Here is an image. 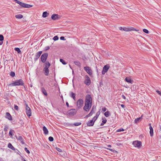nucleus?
<instances>
[{"label": "nucleus", "instance_id": "nucleus-12", "mask_svg": "<svg viewBox=\"0 0 161 161\" xmlns=\"http://www.w3.org/2000/svg\"><path fill=\"white\" fill-rule=\"evenodd\" d=\"M84 69L90 75H91L92 74V70L89 67H84Z\"/></svg>", "mask_w": 161, "mask_h": 161}, {"label": "nucleus", "instance_id": "nucleus-50", "mask_svg": "<svg viewBox=\"0 0 161 161\" xmlns=\"http://www.w3.org/2000/svg\"><path fill=\"white\" fill-rule=\"evenodd\" d=\"M107 110V109L106 108H102V110L103 111V112H105Z\"/></svg>", "mask_w": 161, "mask_h": 161}, {"label": "nucleus", "instance_id": "nucleus-31", "mask_svg": "<svg viewBox=\"0 0 161 161\" xmlns=\"http://www.w3.org/2000/svg\"><path fill=\"white\" fill-rule=\"evenodd\" d=\"M104 114L106 117H108L110 115L109 112L107 111L104 113Z\"/></svg>", "mask_w": 161, "mask_h": 161}, {"label": "nucleus", "instance_id": "nucleus-29", "mask_svg": "<svg viewBox=\"0 0 161 161\" xmlns=\"http://www.w3.org/2000/svg\"><path fill=\"white\" fill-rule=\"evenodd\" d=\"M125 81L128 82L130 83H131L132 80H131L129 78H126L125 79Z\"/></svg>", "mask_w": 161, "mask_h": 161}, {"label": "nucleus", "instance_id": "nucleus-46", "mask_svg": "<svg viewBox=\"0 0 161 161\" xmlns=\"http://www.w3.org/2000/svg\"><path fill=\"white\" fill-rule=\"evenodd\" d=\"M14 108L16 110L18 111L19 110L18 107L17 105H15L14 107Z\"/></svg>", "mask_w": 161, "mask_h": 161}, {"label": "nucleus", "instance_id": "nucleus-58", "mask_svg": "<svg viewBox=\"0 0 161 161\" xmlns=\"http://www.w3.org/2000/svg\"><path fill=\"white\" fill-rule=\"evenodd\" d=\"M2 160V158H0V160Z\"/></svg>", "mask_w": 161, "mask_h": 161}, {"label": "nucleus", "instance_id": "nucleus-14", "mask_svg": "<svg viewBox=\"0 0 161 161\" xmlns=\"http://www.w3.org/2000/svg\"><path fill=\"white\" fill-rule=\"evenodd\" d=\"M16 138L18 140H19L20 141L21 143L22 144H25L24 141L23 139L22 136H16Z\"/></svg>", "mask_w": 161, "mask_h": 161}, {"label": "nucleus", "instance_id": "nucleus-22", "mask_svg": "<svg viewBox=\"0 0 161 161\" xmlns=\"http://www.w3.org/2000/svg\"><path fill=\"white\" fill-rule=\"evenodd\" d=\"M4 40V37L3 35H0V45H1L3 43V41Z\"/></svg>", "mask_w": 161, "mask_h": 161}, {"label": "nucleus", "instance_id": "nucleus-24", "mask_svg": "<svg viewBox=\"0 0 161 161\" xmlns=\"http://www.w3.org/2000/svg\"><path fill=\"white\" fill-rule=\"evenodd\" d=\"M43 71L44 72L45 74L46 75H48L49 74L48 69H43Z\"/></svg>", "mask_w": 161, "mask_h": 161}, {"label": "nucleus", "instance_id": "nucleus-1", "mask_svg": "<svg viewBox=\"0 0 161 161\" xmlns=\"http://www.w3.org/2000/svg\"><path fill=\"white\" fill-rule=\"evenodd\" d=\"M92 97L89 94H87L86 97L85 106L83 109L86 111H89L92 106Z\"/></svg>", "mask_w": 161, "mask_h": 161}, {"label": "nucleus", "instance_id": "nucleus-53", "mask_svg": "<svg viewBox=\"0 0 161 161\" xmlns=\"http://www.w3.org/2000/svg\"><path fill=\"white\" fill-rule=\"evenodd\" d=\"M122 98H123V99H125V96L124 95H122Z\"/></svg>", "mask_w": 161, "mask_h": 161}, {"label": "nucleus", "instance_id": "nucleus-36", "mask_svg": "<svg viewBox=\"0 0 161 161\" xmlns=\"http://www.w3.org/2000/svg\"><path fill=\"white\" fill-rule=\"evenodd\" d=\"M81 124V123L80 122H78L77 123H75L74 124V125L75 126H77L80 125Z\"/></svg>", "mask_w": 161, "mask_h": 161}, {"label": "nucleus", "instance_id": "nucleus-56", "mask_svg": "<svg viewBox=\"0 0 161 161\" xmlns=\"http://www.w3.org/2000/svg\"><path fill=\"white\" fill-rule=\"evenodd\" d=\"M89 117V116H88V115H86L85 117V118H88Z\"/></svg>", "mask_w": 161, "mask_h": 161}, {"label": "nucleus", "instance_id": "nucleus-33", "mask_svg": "<svg viewBox=\"0 0 161 161\" xmlns=\"http://www.w3.org/2000/svg\"><path fill=\"white\" fill-rule=\"evenodd\" d=\"M14 50H15L18 53H21V51L19 48L18 47L15 48Z\"/></svg>", "mask_w": 161, "mask_h": 161}, {"label": "nucleus", "instance_id": "nucleus-54", "mask_svg": "<svg viewBox=\"0 0 161 161\" xmlns=\"http://www.w3.org/2000/svg\"><path fill=\"white\" fill-rule=\"evenodd\" d=\"M66 105L67 106V107H69V104L67 102L66 103Z\"/></svg>", "mask_w": 161, "mask_h": 161}, {"label": "nucleus", "instance_id": "nucleus-5", "mask_svg": "<svg viewBox=\"0 0 161 161\" xmlns=\"http://www.w3.org/2000/svg\"><path fill=\"white\" fill-rule=\"evenodd\" d=\"M84 103V101L82 99H78L77 102V107L78 109H80L83 106Z\"/></svg>", "mask_w": 161, "mask_h": 161}, {"label": "nucleus", "instance_id": "nucleus-37", "mask_svg": "<svg viewBox=\"0 0 161 161\" xmlns=\"http://www.w3.org/2000/svg\"><path fill=\"white\" fill-rule=\"evenodd\" d=\"M107 122V120L106 119H103L102 121V123L101 124V125H103L104 124L106 123Z\"/></svg>", "mask_w": 161, "mask_h": 161}, {"label": "nucleus", "instance_id": "nucleus-59", "mask_svg": "<svg viewBox=\"0 0 161 161\" xmlns=\"http://www.w3.org/2000/svg\"><path fill=\"white\" fill-rule=\"evenodd\" d=\"M97 115H98V113H97Z\"/></svg>", "mask_w": 161, "mask_h": 161}, {"label": "nucleus", "instance_id": "nucleus-9", "mask_svg": "<svg viewBox=\"0 0 161 161\" xmlns=\"http://www.w3.org/2000/svg\"><path fill=\"white\" fill-rule=\"evenodd\" d=\"M119 29L120 30H123L126 31H131L134 30L133 28H127L125 27L123 28L121 27H119Z\"/></svg>", "mask_w": 161, "mask_h": 161}, {"label": "nucleus", "instance_id": "nucleus-2", "mask_svg": "<svg viewBox=\"0 0 161 161\" xmlns=\"http://www.w3.org/2000/svg\"><path fill=\"white\" fill-rule=\"evenodd\" d=\"M24 85V81L22 79L17 80L10 84H9L8 86H23Z\"/></svg>", "mask_w": 161, "mask_h": 161}, {"label": "nucleus", "instance_id": "nucleus-27", "mask_svg": "<svg viewBox=\"0 0 161 161\" xmlns=\"http://www.w3.org/2000/svg\"><path fill=\"white\" fill-rule=\"evenodd\" d=\"M6 115L7 116L9 120H12V117L11 115H10V114L9 113H6Z\"/></svg>", "mask_w": 161, "mask_h": 161}, {"label": "nucleus", "instance_id": "nucleus-57", "mask_svg": "<svg viewBox=\"0 0 161 161\" xmlns=\"http://www.w3.org/2000/svg\"><path fill=\"white\" fill-rule=\"evenodd\" d=\"M23 161H26V160L25 159H24Z\"/></svg>", "mask_w": 161, "mask_h": 161}, {"label": "nucleus", "instance_id": "nucleus-43", "mask_svg": "<svg viewBox=\"0 0 161 161\" xmlns=\"http://www.w3.org/2000/svg\"><path fill=\"white\" fill-rule=\"evenodd\" d=\"M25 150L27 153L28 154L30 153V152L28 150L27 148L25 147Z\"/></svg>", "mask_w": 161, "mask_h": 161}, {"label": "nucleus", "instance_id": "nucleus-39", "mask_svg": "<svg viewBox=\"0 0 161 161\" xmlns=\"http://www.w3.org/2000/svg\"><path fill=\"white\" fill-rule=\"evenodd\" d=\"M58 36H54L53 38V39L54 41H57L58 40Z\"/></svg>", "mask_w": 161, "mask_h": 161}, {"label": "nucleus", "instance_id": "nucleus-25", "mask_svg": "<svg viewBox=\"0 0 161 161\" xmlns=\"http://www.w3.org/2000/svg\"><path fill=\"white\" fill-rule=\"evenodd\" d=\"M48 14H49L47 12H44L43 13L42 17L43 18H46L47 16V15Z\"/></svg>", "mask_w": 161, "mask_h": 161}, {"label": "nucleus", "instance_id": "nucleus-55", "mask_svg": "<svg viewBox=\"0 0 161 161\" xmlns=\"http://www.w3.org/2000/svg\"><path fill=\"white\" fill-rule=\"evenodd\" d=\"M121 106L122 108H124L125 107V105L124 104H121Z\"/></svg>", "mask_w": 161, "mask_h": 161}, {"label": "nucleus", "instance_id": "nucleus-20", "mask_svg": "<svg viewBox=\"0 0 161 161\" xmlns=\"http://www.w3.org/2000/svg\"><path fill=\"white\" fill-rule=\"evenodd\" d=\"M50 64L49 62H46L45 64V66L44 68L46 69H48V68L50 67Z\"/></svg>", "mask_w": 161, "mask_h": 161}, {"label": "nucleus", "instance_id": "nucleus-18", "mask_svg": "<svg viewBox=\"0 0 161 161\" xmlns=\"http://www.w3.org/2000/svg\"><path fill=\"white\" fill-rule=\"evenodd\" d=\"M43 130L44 132V134L45 135H47L48 134V131L47 128L45 126H44L43 127Z\"/></svg>", "mask_w": 161, "mask_h": 161}, {"label": "nucleus", "instance_id": "nucleus-38", "mask_svg": "<svg viewBox=\"0 0 161 161\" xmlns=\"http://www.w3.org/2000/svg\"><path fill=\"white\" fill-rule=\"evenodd\" d=\"M10 75L12 77H14V76H15V74L14 73V72H10Z\"/></svg>", "mask_w": 161, "mask_h": 161}, {"label": "nucleus", "instance_id": "nucleus-26", "mask_svg": "<svg viewBox=\"0 0 161 161\" xmlns=\"http://www.w3.org/2000/svg\"><path fill=\"white\" fill-rule=\"evenodd\" d=\"M15 17L16 18L20 19H21L23 17V16L21 14H17V15H15Z\"/></svg>", "mask_w": 161, "mask_h": 161}, {"label": "nucleus", "instance_id": "nucleus-11", "mask_svg": "<svg viewBox=\"0 0 161 161\" xmlns=\"http://www.w3.org/2000/svg\"><path fill=\"white\" fill-rule=\"evenodd\" d=\"M85 78L86 79L85 80L84 83L86 85L89 86L91 83L90 78L88 75H86L85 76Z\"/></svg>", "mask_w": 161, "mask_h": 161}, {"label": "nucleus", "instance_id": "nucleus-41", "mask_svg": "<svg viewBox=\"0 0 161 161\" xmlns=\"http://www.w3.org/2000/svg\"><path fill=\"white\" fill-rule=\"evenodd\" d=\"M124 130L123 129L121 128L120 129H119L117 130V132H121L124 131Z\"/></svg>", "mask_w": 161, "mask_h": 161}, {"label": "nucleus", "instance_id": "nucleus-15", "mask_svg": "<svg viewBox=\"0 0 161 161\" xmlns=\"http://www.w3.org/2000/svg\"><path fill=\"white\" fill-rule=\"evenodd\" d=\"M149 129H150V134L151 136H153V129L151 125V124H149Z\"/></svg>", "mask_w": 161, "mask_h": 161}, {"label": "nucleus", "instance_id": "nucleus-42", "mask_svg": "<svg viewBox=\"0 0 161 161\" xmlns=\"http://www.w3.org/2000/svg\"><path fill=\"white\" fill-rule=\"evenodd\" d=\"M48 139L49 141L51 142L53 141V138L52 136H50L48 138Z\"/></svg>", "mask_w": 161, "mask_h": 161}, {"label": "nucleus", "instance_id": "nucleus-30", "mask_svg": "<svg viewBox=\"0 0 161 161\" xmlns=\"http://www.w3.org/2000/svg\"><path fill=\"white\" fill-rule=\"evenodd\" d=\"M96 110V107L93 106L92 108V109L91 112H92V113L93 114L95 112V111Z\"/></svg>", "mask_w": 161, "mask_h": 161}, {"label": "nucleus", "instance_id": "nucleus-44", "mask_svg": "<svg viewBox=\"0 0 161 161\" xmlns=\"http://www.w3.org/2000/svg\"><path fill=\"white\" fill-rule=\"evenodd\" d=\"M97 116H95L94 117L92 120L93 121H94V122L95 121V120L97 119Z\"/></svg>", "mask_w": 161, "mask_h": 161}, {"label": "nucleus", "instance_id": "nucleus-52", "mask_svg": "<svg viewBox=\"0 0 161 161\" xmlns=\"http://www.w3.org/2000/svg\"><path fill=\"white\" fill-rule=\"evenodd\" d=\"M50 48V47L49 46H47L45 47V49L46 50H48Z\"/></svg>", "mask_w": 161, "mask_h": 161}, {"label": "nucleus", "instance_id": "nucleus-21", "mask_svg": "<svg viewBox=\"0 0 161 161\" xmlns=\"http://www.w3.org/2000/svg\"><path fill=\"white\" fill-rule=\"evenodd\" d=\"M70 97H72L74 100H75V94L72 92H70Z\"/></svg>", "mask_w": 161, "mask_h": 161}, {"label": "nucleus", "instance_id": "nucleus-13", "mask_svg": "<svg viewBox=\"0 0 161 161\" xmlns=\"http://www.w3.org/2000/svg\"><path fill=\"white\" fill-rule=\"evenodd\" d=\"M42 53V51H39L35 55V58H34V60L35 61H36L39 58L41 55Z\"/></svg>", "mask_w": 161, "mask_h": 161}, {"label": "nucleus", "instance_id": "nucleus-61", "mask_svg": "<svg viewBox=\"0 0 161 161\" xmlns=\"http://www.w3.org/2000/svg\"><path fill=\"white\" fill-rule=\"evenodd\" d=\"M160 129H161V127H160Z\"/></svg>", "mask_w": 161, "mask_h": 161}, {"label": "nucleus", "instance_id": "nucleus-60", "mask_svg": "<svg viewBox=\"0 0 161 161\" xmlns=\"http://www.w3.org/2000/svg\"><path fill=\"white\" fill-rule=\"evenodd\" d=\"M110 147V145L108 147Z\"/></svg>", "mask_w": 161, "mask_h": 161}, {"label": "nucleus", "instance_id": "nucleus-16", "mask_svg": "<svg viewBox=\"0 0 161 161\" xmlns=\"http://www.w3.org/2000/svg\"><path fill=\"white\" fill-rule=\"evenodd\" d=\"M94 121L92 120L89 121L87 123V125L89 126H92L94 124Z\"/></svg>", "mask_w": 161, "mask_h": 161}, {"label": "nucleus", "instance_id": "nucleus-10", "mask_svg": "<svg viewBox=\"0 0 161 161\" xmlns=\"http://www.w3.org/2000/svg\"><path fill=\"white\" fill-rule=\"evenodd\" d=\"M77 110L75 109H72L69 110L68 113L70 115H74L76 114Z\"/></svg>", "mask_w": 161, "mask_h": 161}, {"label": "nucleus", "instance_id": "nucleus-6", "mask_svg": "<svg viewBox=\"0 0 161 161\" xmlns=\"http://www.w3.org/2000/svg\"><path fill=\"white\" fill-rule=\"evenodd\" d=\"M48 54L47 53H45L42 54L41 56V61L43 63H45L48 57Z\"/></svg>", "mask_w": 161, "mask_h": 161}, {"label": "nucleus", "instance_id": "nucleus-28", "mask_svg": "<svg viewBox=\"0 0 161 161\" xmlns=\"http://www.w3.org/2000/svg\"><path fill=\"white\" fill-rule=\"evenodd\" d=\"M42 92L44 94L45 96H47V93L45 89L43 88H42Z\"/></svg>", "mask_w": 161, "mask_h": 161}, {"label": "nucleus", "instance_id": "nucleus-48", "mask_svg": "<svg viewBox=\"0 0 161 161\" xmlns=\"http://www.w3.org/2000/svg\"><path fill=\"white\" fill-rule=\"evenodd\" d=\"M156 92L160 96H161V92H160L158 90H157Z\"/></svg>", "mask_w": 161, "mask_h": 161}, {"label": "nucleus", "instance_id": "nucleus-3", "mask_svg": "<svg viewBox=\"0 0 161 161\" xmlns=\"http://www.w3.org/2000/svg\"><path fill=\"white\" fill-rule=\"evenodd\" d=\"M14 1L17 3L19 4L20 6L24 8H29L32 6V5L22 3L18 0H14Z\"/></svg>", "mask_w": 161, "mask_h": 161}, {"label": "nucleus", "instance_id": "nucleus-47", "mask_svg": "<svg viewBox=\"0 0 161 161\" xmlns=\"http://www.w3.org/2000/svg\"><path fill=\"white\" fill-rule=\"evenodd\" d=\"M56 149L59 152H62V150H61V149L57 147L56 148Z\"/></svg>", "mask_w": 161, "mask_h": 161}, {"label": "nucleus", "instance_id": "nucleus-23", "mask_svg": "<svg viewBox=\"0 0 161 161\" xmlns=\"http://www.w3.org/2000/svg\"><path fill=\"white\" fill-rule=\"evenodd\" d=\"M8 147L13 150H15V148L12 146V144L10 143H9L8 144Z\"/></svg>", "mask_w": 161, "mask_h": 161}, {"label": "nucleus", "instance_id": "nucleus-17", "mask_svg": "<svg viewBox=\"0 0 161 161\" xmlns=\"http://www.w3.org/2000/svg\"><path fill=\"white\" fill-rule=\"evenodd\" d=\"M59 16L57 14H53L51 16V18L54 20H56L57 19H58Z\"/></svg>", "mask_w": 161, "mask_h": 161}, {"label": "nucleus", "instance_id": "nucleus-49", "mask_svg": "<svg viewBox=\"0 0 161 161\" xmlns=\"http://www.w3.org/2000/svg\"><path fill=\"white\" fill-rule=\"evenodd\" d=\"M60 40H65L64 37V36H61L60 37Z\"/></svg>", "mask_w": 161, "mask_h": 161}, {"label": "nucleus", "instance_id": "nucleus-19", "mask_svg": "<svg viewBox=\"0 0 161 161\" xmlns=\"http://www.w3.org/2000/svg\"><path fill=\"white\" fill-rule=\"evenodd\" d=\"M142 116H143V115H142L140 117L137 118L135 119V123H137L139 122L140 121H141L142 120Z\"/></svg>", "mask_w": 161, "mask_h": 161}, {"label": "nucleus", "instance_id": "nucleus-34", "mask_svg": "<svg viewBox=\"0 0 161 161\" xmlns=\"http://www.w3.org/2000/svg\"><path fill=\"white\" fill-rule=\"evenodd\" d=\"M74 63L76 65L78 66H80V63L78 61L74 62Z\"/></svg>", "mask_w": 161, "mask_h": 161}, {"label": "nucleus", "instance_id": "nucleus-8", "mask_svg": "<svg viewBox=\"0 0 161 161\" xmlns=\"http://www.w3.org/2000/svg\"><path fill=\"white\" fill-rule=\"evenodd\" d=\"M133 145L135 147L139 148L142 146V142L140 141H136L133 142Z\"/></svg>", "mask_w": 161, "mask_h": 161}, {"label": "nucleus", "instance_id": "nucleus-45", "mask_svg": "<svg viewBox=\"0 0 161 161\" xmlns=\"http://www.w3.org/2000/svg\"><path fill=\"white\" fill-rule=\"evenodd\" d=\"M8 129V127L7 126H5L4 130V131H6Z\"/></svg>", "mask_w": 161, "mask_h": 161}, {"label": "nucleus", "instance_id": "nucleus-51", "mask_svg": "<svg viewBox=\"0 0 161 161\" xmlns=\"http://www.w3.org/2000/svg\"><path fill=\"white\" fill-rule=\"evenodd\" d=\"M93 114V113H92V112H91L88 115V116H89V117H90V116H92V114Z\"/></svg>", "mask_w": 161, "mask_h": 161}, {"label": "nucleus", "instance_id": "nucleus-32", "mask_svg": "<svg viewBox=\"0 0 161 161\" xmlns=\"http://www.w3.org/2000/svg\"><path fill=\"white\" fill-rule=\"evenodd\" d=\"M14 131L13 130H11L9 132V135L11 136H12L14 135V134L13 132H14Z\"/></svg>", "mask_w": 161, "mask_h": 161}, {"label": "nucleus", "instance_id": "nucleus-7", "mask_svg": "<svg viewBox=\"0 0 161 161\" xmlns=\"http://www.w3.org/2000/svg\"><path fill=\"white\" fill-rule=\"evenodd\" d=\"M110 68V66L108 64L104 65L102 72V74L104 75L107 72Z\"/></svg>", "mask_w": 161, "mask_h": 161}, {"label": "nucleus", "instance_id": "nucleus-35", "mask_svg": "<svg viewBox=\"0 0 161 161\" xmlns=\"http://www.w3.org/2000/svg\"><path fill=\"white\" fill-rule=\"evenodd\" d=\"M60 61L64 65H65L67 64L66 62L65 61H64V60L63 59H60Z\"/></svg>", "mask_w": 161, "mask_h": 161}, {"label": "nucleus", "instance_id": "nucleus-40", "mask_svg": "<svg viewBox=\"0 0 161 161\" xmlns=\"http://www.w3.org/2000/svg\"><path fill=\"white\" fill-rule=\"evenodd\" d=\"M143 31L146 33L148 34V33L149 31H148L146 29H144L143 30Z\"/></svg>", "mask_w": 161, "mask_h": 161}, {"label": "nucleus", "instance_id": "nucleus-4", "mask_svg": "<svg viewBox=\"0 0 161 161\" xmlns=\"http://www.w3.org/2000/svg\"><path fill=\"white\" fill-rule=\"evenodd\" d=\"M25 109L26 113L27 115L29 117L31 116V110L29 107H28V104L25 103Z\"/></svg>", "mask_w": 161, "mask_h": 161}]
</instances>
